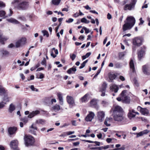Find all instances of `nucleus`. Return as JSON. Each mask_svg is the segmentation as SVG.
Listing matches in <instances>:
<instances>
[{
    "mask_svg": "<svg viewBox=\"0 0 150 150\" xmlns=\"http://www.w3.org/2000/svg\"><path fill=\"white\" fill-rule=\"evenodd\" d=\"M112 110L113 117L115 121H121L123 122L126 121L127 119L123 116V110L120 106L116 105L113 110L112 108L111 110Z\"/></svg>",
    "mask_w": 150,
    "mask_h": 150,
    "instance_id": "nucleus-1",
    "label": "nucleus"
},
{
    "mask_svg": "<svg viewBox=\"0 0 150 150\" xmlns=\"http://www.w3.org/2000/svg\"><path fill=\"white\" fill-rule=\"evenodd\" d=\"M127 22L123 25L122 30L123 31L130 29L134 25L135 23V20L132 16L127 17L126 19Z\"/></svg>",
    "mask_w": 150,
    "mask_h": 150,
    "instance_id": "nucleus-2",
    "label": "nucleus"
},
{
    "mask_svg": "<svg viewBox=\"0 0 150 150\" xmlns=\"http://www.w3.org/2000/svg\"><path fill=\"white\" fill-rule=\"evenodd\" d=\"M127 92L126 90H124L122 91L120 95V96L117 98L116 99L118 101H121L122 103H129L130 102L129 97L126 95Z\"/></svg>",
    "mask_w": 150,
    "mask_h": 150,
    "instance_id": "nucleus-3",
    "label": "nucleus"
},
{
    "mask_svg": "<svg viewBox=\"0 0 150 150\" xmlns=\"http://www.w3.org/2000/svg\"><path fill=\"white\" fill-rule=\"evenodd\" d=\"M24 139L25 145L27 146L32 145L35 142L34 138L30 135L26 136Z\"/></svg>",
    "mask_w": 150,
    "mask_h": 150,
    "instance_id": "nucleus-4",
    "label": "nucleus"
},
{
    "mask_svg": "<svg viewBox=\"0 0 150 150\" xmlns=\"http://www.w3.org/2000/svg\"><path fill=\"white\" fill-rule=\"evenodd\" d=\"M144 41V38L141 37H137L134 38L132 40V44L135 46L140 47L142 45Z\"/></svg>",
    "mask_w": 150,
    "mask_h": 150,
    "instance_id": "nucleus-5",
    "label": "nucleus"
},
{
    "mask_svg": "<svg viewBox=\"0 0 150 150\" xmlns=\"http://www.w3.org/2000/svg\"><path fill=\"white\" fill-rule=\"evenodd\" d=\"M137 0H132L131 2L129 4H125L123 7V9L125 11L127 10H131L134 9L137 2Z\"/></svg>",
    "mask_w": 150,
    "mask_h": 150,
    "instance_id": "nucleus-6",
    "label": "nucleus"
},
{
    "mask_svg": "<svg viewBox=\"0 0 150 150\" xmlns=\"http://www.w3.org/2000/svg\"><path fill=\"white\" fill-rule=\"evenodd\" d=\"M40 113V112L39 110H35L33 111L32 112L30 113L29 114L28 116V117H25L21 119V120L23 121V122H27L28 121V117L30 118H32L34 116L39 114Z\"/></svg>",
    "mask_w": 150,
    "mask_h": 150,
    "instance_id": "nucleus-7",
    "label": "nucleus"
},
{
    "mask_svg": "<svg viewBox=\"0 0 150 150\" xmlns=\"http://www.w3.org/2000/svg\"><path fill=\"white\" fill-rule=\"evenodd\" d=\"M140 49V50L138 51L137 53L138 57L139 60H141L144 54L146 47L145 45H143L141 47Z\"/></svg>",
    "mask_w": 150,
    "mask_h": 150,
    "instance_id": "nucleus-8",
    "label": "nucleus"
},
{
    "mask_svg": "<svg viewBox=\"0 0 150 150\" xmlns=\"http://www.w3.org/2000/svg\"><path fill=\"white\" fill-rule=\"evenodd\" d=\"M28 3L26 1H23L19 4L17 6V8L19 10H25L28 7Z\"/></svg>",
    "mask_w": 150,
    "mask_h": 150,
    "instance_id": "nucleus-9",
    "label": "nucleus"
},
{
    "mask_svg": "<svg viewBox=\"0 0 150 150\" xmlns=\"http://www.w3.org/2000/svg\"><path fill=\"white\" fill-rule=\"evenodd\" d=\"M26 38H22L17 41L16 43V47H19L21 46H22L26 43Z\"/></svg>",
    "mask_w": 150,
    "mask_h": 150,
    "instance_id": "nucleus-10",
    "label": "nucleus"
},
{
    "mask_svg": "<svg viewBox=\"0 0 150 150\" xmlns=\"http://www.w3.org/2000/svg\"><path fill=\"white\" fill-rule=\"evenodd\" d=\"M129 112L127 114V116L129 119L135 117L136 115H139V113L137 112H135L134 110L133 109H129Z\"/></svg>",
    "mask_w": 150,
    "mask_h": 150,
    "instance_id": "nucleus-11",
    "label": "nucleus"
},
{
    "mask_svg": "<svg viewBox=\"0 0 150 150\" xmlns=\"http://www.w3.org/2000/svg\"><path fill=\"white\" fill-rule=\"evenodd\" d=\"M142 71L144 74L147 76H150V69L149 66L145 65L142 67Z\"/></svg>",
    "mask_w": 150,
    "mask_h": 150,
    "instance_id": "nucleus-12",
    "label": "nucleus"
},
{
    "mask_svg": "<svg viewBox=\"0 0 150 150\" xmlns=\"http://www.w3.org/2000/svg\"><path fill=\"white\" fill-rule=\"evenodd\" d=\"M138 110L143 115H148L149 114V111L146 108H142L140 106H138L137 108Z\"/></svg>",
    "mask_w": 150,
    "mask_h": 150,
    "instance_id": "nucleus-13",
    "label": "nucleus"
},
{
    "mask_svg": "<svg viewBox=\"0 0 150 150\" xmlns=\"http://www.w3.org/2000/svg\"><path fill=\"white\" fill-rule=\"evenodd\" d=\"M105 114L103 111H100L97 113V117L100 122H102L104 120Z\"/></svg>",
    "mask_w": 150,
    "mask_h": 150,
    "instance_id": "nucleus-14",
    "label": "nucleus"
},
{
    "mask_svg": "<svg viewBox=\"0 0 150 150\" xmlns=\"http://www.w3.org/2000/svg\"><path fill=\"white\" fill-rule=\"evenodd\" d=\"M18 142L17 140H14L11 141L10 146L13 150H19L18 148Z\"/></svg>",
    "mask_w": 150,
    "mask_h": 150,
    "instance_id": "nucleus-15",
    "label": "nucleus"
},
{
    "mask_svg": "<svg viewBox=\"0 0 150 150\" xmlns=\"http://www.w3.org/2000/svg\"><path fill=\"white\" fill-rule=\"evenodd\" d=\"M67 102L70 105L72 106L75 105L74 99L72 96H67Z\"/></svg>",
    "mask_w": 150,
    "mask_h": 150,
    "instance_id": "nucleus-16",
    "label": "nucleus"
},
{
    "mask_svg": "<svg viewBox=\"0 0 150 150\" xmlns=\"http://www.w3.org/2000/svg\"><path fill=\"white\" fill-rule=\"evenodd\" d=\"M94 113L92 112H89L88 114L85 118V120L86 121H91L92 120L93 118L95 116Z\"/></svg>",
    "mask_w": 150,
    "mask_h": 150,
    "instance_id": "nucleus-17",
    "label": "nucleus"
},
{
    "mask_svg": "<svg viewBox=\"0 0 150 150\" xmlns=\"http://www.w3.org/2000/svg\"><path fill=\"white\" fill-rule=\"evenodd\" d=\"M129 65L130 69L132 71V72L133 73L135 72L136 71L135 69L134 65L133 59H130L129 63Z\"/></svg>",
    "mask_w": 150,
    "mask_h": 150,
    "instance_id": "nucleus-18",
    "label": "nucleus"
},
{
    "mask_svg": "<svg viewBox=\"0 0 150 150\" xmlns=\"http://www.w3.org/2000/svg\"><path fill=\"white\" fill-rule=\"evenodd\" d=\"M17 130V128L16 127H10L8 129V132L10 134L12 135L15 134Z\"/></svg>",
    "mask_w": 150,
    "mask_h": 150,
    "instance_id": "nucleus-19",
    "label": "nucleus"
},
{
    "mask_svg": "<svg viewBox=\"0 0 150 150\" xmlns=\"http://www.w3.org/2000/svg\"><path fill=\"white\" fill-rule=\"evenodd\" d=\"M90 103L91 105L93 106L97 110L98 109L99 106L97 105L96 100L92 99Z\"/></svg>",
    "mask_w": 150,
    "mask_h": 150,
    "instance_id": "nucleus-20",
    "label": "nucleus"
},
{
    "mask_svg": "<svg viewBox=\"0 0 150 150\" xmlns=\"http://www.w3.org/2000/svg\"><path fill=\"white\" fill-rule=\"evenodd\" d=\"M108 76L111 82H113V80L115 79L117 76L116 74H112L111 72L109 73L108 74Z\"/></svg>",
    "mask_w": 150,
    "mask_h": 150,
    "instance_id": "nucleus-21",
    "label": "nucleus"
},
{
    "mask_svg": "<svg viewBox=\"0 0 150 150\" xmlns=\"http://www.w3.org/2000/svg\"><path fill=\"white\" fill-rule=\"evenodd\" d=\"M7 93V90L2 85H0V96L5 95Z\"/></svg>",
    "mask_w": 150,
    "mask_h": 150,
    "instance_id": "nucleus-22",
    "label": "nucleus"
},
{
    "mask_svg": "<svg viewBox=\"0 0 150 150\" xmlns=\"http://www.w3.org/2000/svg\"><path fill=\"white\" fill-rule=\"evenodd\" d=\"M76 71V67L75 66H73L72 68H69V69H68L67 72V73L69 74H75V72Z\"/></svg>",
    "mask_w": 150,
    "mask_h": 150,
    "instance_id": "nucleus-23",
    "label": "nucleus"
},
{
    "mask_svg": "<svg viewBox=\"0 0 150 150\" xmlns=\"http://www.w3.org/2000/svg\"><path fill=\"white\" fill-rule=\"evenodd\" d=\"M110 89L112 91H114L115 93H116L118 91L119 88L117 85H114L110 87Z\"/></svg>",
    "mask_w": 150,
    "mask_h": 150,
    "instance_id": "nucleus-24",
    "label": "nucleus"
},
{
    "mask_svg": "<svg viewBox=\"0 0 150 150\" xmlns=\"http://www.w3.org/2000/svg\"><path fill=\"white\" fill-rule=\"evenodd\" d=\"M57 96L58 97V99L59 100V104L61 105H63V101L62 95L60 93H58L57 94Z\"/></svg>",
    "mask_w": 150,
    "mask_h": 150,
    "instance_id": "nucleus-25",
    "label": "nucleus"
},
{
    "mask_svg": "<svg viewBox=\"0 0 150 150\" xmlns=\"http://www.w3.org/2000/svg\"><path fill=\"white\" fill-rule=\"evenodd\" d=\"M88 95L86 94L81 97L80 99L82 103H85L87 101V97Z\"/></svg>",
    "mask_w": 150,
    "mask_h": 150,
    "instance_id": "nucleus-26",
    "label": "nucleus"
},
{
    "mask_svg": "<svg viewBox=\"0 0 150 150\" xmlns=\"http://www.w3.org/2000/svg\"><path fill=\"white\" fill-rule=\"evenodd\" d=\"M8 21L10 22L14 23L16 24H18L19 23V22L17 20L13 18H11L7 20Z\"/></svg>",
    "mask_w": 150,
    "mask_h": 150,
    "instance_id": "nucleus-27",
    "label": "nucleus"
},
{
    "mask_svg": "<svg viewBox=\"0 0 150 150\" xmlns=\"http://www.w3.org/2000/svg\"><path fill=\"white\" fill-rule=\"evenodd\" d=\"M107 87V84L105 82H104L102 85V87L100 88V91H105Z\"/></svg>",
    "mask_w": 150,
    "mask_h": 150,
    "instance_id": "nucleus-28",
    "label": "nucleus"
},
{
    "mask_svg": "<svg viewBox=\"0 0 150 150\" xmlns=\"http://www.w3.org/2000/svg\"><path fill=\"white\" fill-rule=\"evenodd\" d=\"M52 108L53 110L56 111H59L60 109V107L59 105L56 104L52 107Z\"/></svg>",
    "mask_w": 150,
    "mask_h": 150,
    "instance_id": "nucleus-29",
    "label": "nucleus"
},
{
    "mask_svg": "<svg viewBox=\"0 0 150 150\" xmlns=\"http://www.w3.org/2000/svg\"><path fill=\"white\" fill-rule=\"evenodd\" d=\"M15 109V106L12 104H11L9 106L8 111L10 113H11Z\"/></svg>",
    "mask_w": 150,
    "mask_h": 150,
    "instance_id": "nucleus-30",
    "label": "nucleus"
},
{
    "mask_svg": "<svg viewBox=\"0 0 150 150\" xmlns=\"http://www.w3.org/2000/svg\"><path fill=\"white\" fill-rule=\"evenodd\" d=\"M6 12L3 10L0 11V17H4L3 18H6L7 16H5Z\"/></svg>",
    "mask_w": 150,
    "mask_h": 150,
    "instance_id": "nucleus-31",
    "label": "nucleus"
},
{
    "mask_svg": "<svg viewBox=\"0 0 150 150\" xmlns=\"http://www.w3.org/2000/svg\"><path fill=\"white\" fill-rule=\"evenodd\" d=\"M7 40V38L5 37H3L2 36L0 38V42L2 44L4 45L5 44L4 41Z\"/></svg>",
    "mask_w": 150,
    "mask_h": 150,
    "instance_id": "nucleus-32",
    "label": "nucleus"
},
{
    "mask_svg": "<svg viewBox=\"0 0 150 150\" xmlns=\"http://www.w3.org/2000/svg\"><path fill=\"white\" fill-rule=\"evenodd\" d=\"M61 0H52V3L55 5H57L60 3Z\"/></svg>",
    "mask_w": 150,
    "mask_h": 150,
    "instance_id": "nucleus-33",
    "label": "nucleus"
},
{
    "mask_svg": "<svg viewBox=\"0 0 150 150\" xmlns=\"http://www.w3.org/2000/svg\"><path fill=\"white\" fill-rule=\"evenodd\" d=\"M36 123H33L30 127V128L34 130H37V127L36 126Z\"/></svg>",
    "mask_w": 150,
    "mask_h": 150,
    "instance_id": "nucleus-34",
    "label": "nucleus"
},
{
    "mask_svg": "<svg viewBox=\"0 0 150 150\" xmlns=\"http://www.w3.org/2000/svg\"><path fill=\"white\" fill-rule=\"evenodd\" d=\"M88 60H86L84 61L81 64V66L79 67L80 69L83 68L85 66L86 63L87 62Z\"/></svg>",
    "mask_w": 150,
    "mask_h": 150,
    "instance_id": "nucleus-35",
    "label": "nucleus"
},
{
    "mask_svg": "<svg viewBox=\"0 0 150 150\" xmlns=\"http://www.w3.org/2000/svg\"><path fill=\"white\" fill-rule=\"evenodd\" d=\"M42 32L43 33L44 36H46L47 37H49V34L47 31L45 30H43L42 31Z\"/></svg>",
    "mask_w": 150,
    "mask_h": 150,
    "instance_id": "nucleus-36",
    "label": "nucleus"
},
{
    "mask_svg": "<svg viewBox=\"0 0 150 150\" xmlns=\"http://www.w3.org/2000/svg\"><path fill=\"white\" fill-rule=\"evenodd\" d=\"M4 96L3 98V100L6 102L9 101L8 98V97L7 93H6V95H3Z\"/></svg>",
    "mask_w": 150,
    "mask_h": 150,
    "instance_id": "nucleus-37",
    "label": "nucleus"
},
{
    "mask_svg": "<svg viewBox=\"0 0 150 150\" xmlns=\"http://www.w3.org/2000/svg\"><path fill=\"white\" fill-rule=\"evenodd\" d=\"M114 66L115 68H119L121 67V66L120 63L117 62L115 64Z\"/></svg>",
    "mask_w": 150,
    "mask_h": 150,
    "instance_id": "nucleus-38",
    "label": "nucleus"
},
{
    "mask_svg": "<svg viewBox=\"0 0 150 150\" xmlns=\"http://www.w3.org/2000/svg\"><path fill=\"white\" fill-rule=\"evenodd\" d=\"M42 65H44L45 66H46V61L45 58H44L43 60L41 62Z\"/></svg>",
    "mask_w": 150,
    "mask_h": 150,
    "instance_id": "nucleus-39",
    "label": "nucleus"
},
{
    "mask_svg": "<svg viewBox=\"0 0 150 150\" xmlns=\"http://www.w3.org/2000/svg\"><path fill=\"white\" fill-rule=\"evenodd\" d=\"M5 6V3L1 1H0V8L4 7Z\"/></svg>",
    "mask_w": 150,
    "mask_h": 150,
    "instance_id": "nucleus-40",
    "label": "nucleus"
},
{
    "mask_svg": "<svg viewBox=\"0 0 150 150\" xmlns=\"http://www.w3.org/2000/svg\"><path fill=\"white\" fill-rule=\"evenodd\" d=\"M75 133L74 131H69L64 132V134H67V135H69L72 134H74Z\"/></svg>",
    "mask_w": 150,
    "mask_h": 150,
    "instance_id": "nucleus-41",
    "label": "nucleus"
},
{
    "mask_svg": "<svg viewBox=\"0 0 150 150\" xmlns=\"http://www.w3.org/2000/svg\"><path fill=\"white\" fill-rule=\"evenodd\" d=\"M70 57L72 61H73L76 57V55L74 54H73L72 55L70 54Z\"/></svg>",
    "mask_w": 150,
    "mask_h": 150,
    "instance_id": "nucleus-42",
    "label": "nucleus"
},
{
    "mask_svg": "<svg viewBox=\"0 0 150 150\" xmlns=\"http://www.w3.org/2000/svg\"><path fill=\"white\" fill-rule=\"evenodd\" d=\"M6 103H4L3 102H0V109L2 108L5 106V104Z\"/></svg>",
    "mask_w": 150,
    "mask_h": 150,
    "instance_id": "nucleus-43",
    "label": "nucleus"
},
{
    "mask_svg": "<svg viewBox=\"0 0 150 150\" xmlns=\"http://www.w3.org/2000/svg\"><path fill=\"white\" fill-rule=\"evenodd\" d=\"M113 118H112L111 117L108 118L107 117L106 118V119H105L104 122H108V121H112V120L113 121Z\"/></svg>",
    "mask_w": 150,
    "mask_h": 150,
    "instance_id": "nucleus-44",
    "label": "nucleus"
},
{
    "mask_svg": "<svg viewBox=\"0 0 150 150\" xmlns=\"http://www.w3.org/2000/svg\"><path fill=\"white\" fill-rule=\"evenodd\" d=\"M3 54L4 56H7L9 55V52L6 50H4L3 51Z\"/></svg>",
    "mask_w": 150,
    "mask_h": 150,
    "instance_id": "nucleus-45",
    "label": "nucleus"
},
{
    "mask_svg": "<svg viewBox=\"0 0 150 150\" xmlns=\"http://www.w3.org/2000/svg\"><path fill=\"white\" fill-rule=\"evenodd\" d=\"M83 29L85 30V33L86 34L90 32L89 29L85 27H83Z\"/></svg>",
    "mask_w": 150,
    "mask_h": 150,
    "instance_id": "nucleus-46",
    "label": "nucleus"
},
{
    "mask_svg": "<svg viewBox=\"0 0 150 150\" xmlns=\"http://www.w3.org/2000/svg\"><path fill=\"white\" fill-rule=\"evenodd\" d=\"M35 17V15L33 14H31L29 16V19L30 20L32 21L33 19Z\"/></svg>",
    "mask_w": 150,
    "mask_h": 150,
    "instance_id": "nucleus-47",
    "label": "nucleus"
},
{
    "mask_svg": "<svg viewBox=\"0 0 150 150\" xmlns=\"http://www.w3.org/2000/svg\"><path fill=\"white\" fill-rule=\"evenodd\" d=\"M136 134H137V137H138L140 136H141L143 135L142 131L139 132V133H137Z\"/></svg>",
    "mask_w": 150,
    "mask_h": 150,
    "instance_id": "nucleus-48",
    "label": "nucleus"
},
{
    "mask_svg": "<svg viewBox=\"0 0 150 150\" xmlns=\"http://www.w3.org/2000/svg\"><path fill=\"white\" fill-rule=\"evenodd\" d=\"M74 21V19L71 18H69L68 20H67L66 21V22L69 23L72 22Z\"/></svg>",
    "mask_w": 150,
    "mask_h": 150,
    "instance_id": "nucleus-49",
    "label": "nucleus"
},
{
    "mask_svg": "<svg viewBox=\"0 0 150 150\" xmlns=\"http://www.w3.org/2000/svg\"><path fill=\"white\" fill-rule=\"evenodd\" d=\"M142 132L143 134H146L149 132V131L147 129H146L142 131Z\"/></svg>",
    "mask_w": 150,
    "mask_h": 150,
    "instance_id": "nucleus-50",
    "label": "nucleus"
},
{
    "mask_svg": "<svg viewBox=\"0 0 150 150\" xmlns=\"http://www.w3.org/2000/svg\"><path fill=\"white\" fill-rule=\"evenodd\" d=\"M81 21L82 23H86L87 19L85 18H83L81 19Z\"/></svg>",
    "mask_w": 150,
    "mask_h": 150,
    "instance_id": "nucleus-51",
    "label": "nucleus"
},
{
    "mask_svg": "<svg viewBox=\"0 0 150 150\" xmlns=\"http://www.w3.org/2000/svg\"><path fill=\"white\" fill-rule=\"evenodd\" d=\"M44 75L42 73H40V74L39 76V77H37L38 78L40 79H42L44 78Z\"/></svg>",
    "mask_w": 150,
    "mask_h": 150,
    "instance_id": "nucleus-52",
    "label": "nucleus"
},
{
    "mask_svg": "<svg viewBox=\"0 0 150 150\" xmlns=\"http://www.w3.org/2000/svg\"><path fill=\"white\" fill-rule=\"evenodd\" d=\"M112 140V139L110 138H107L106 139V142L108 143L111 142Z\"/></svg>",
    "mask_w": 150,
    "mask_h": 150,
    "instance_id": "nucleus-53",
    "label": "nucleus"
},
{
    "mask_svg": "<svg viewBox=\"0 0 150 150\" xmlns=\"http://www.w3.org/2000/svg\"><path fill=\"white\" fill-rule=\"evenodd\" d=\"M100 69H98L97 71V73L95 75V76H94V78H95L100 73Z\"/></svg>",
    "mask_w": 150,
    "mask_h": 150,
    "instance_id": "nucleus-54",
    "label": "nucleus"
},
{
    "mask_svg": "<svg viewBox=\"0 0 150 150\" xmlns=\"http://www.w3.org/2000/svg\"><path fill=\"white\" fill-rule=\"evenodd\" d=\"M141 120L142 121H144V122H147V119H146L144 117H141V118H140Z\"/></svg>",
    "mask_w": 150,
    "mask_h": 150,
    "instance_id": "nucleus-55",
    "label": "nucleus"
},
{
    "mask_svg": "<svg viewBox=\"0 0 150 150\" xmlns=\"http://www.w3.org/2000/svg\"><path fill=\"white\" fill-rule=\"evenodd\" d=\"M125 55V54L123 52H120L119 54V56L121 57H123Z\"/></svg>",
    "mask_w": 150,
    "mask_h": 150,
    "instance_id": "nucleus-56",
    "label": "nucleus"
},
{
    "mask_svg": "<svg viewBox=\"0 0 150 150\" xmlns=\"http://www.w3.org/2000/svg\"><path fill=\"white\" fill-rule=\"evenodd\" d=\"M83 7L87 10H90L91 9V7H89V6L87 5L86 6H83Z\"/></svg>",
    "mask_w": 150,
    "mask_h": 150,
    "instance_id": "nucleus-57",
    "label": "nucleus"
},
{
    "mask_svg": "<svg viewBox=\"0 0 150 150\" xmlns=\"http://www.w3.org/2000/svg\"><path fill=\"white\" fill-rule=\"evenodd\" d=\"M80 144L79 142H74L73 143V145L74 146H77L79 145Z\"/></svg>",
    "mask_w": 150,
    "mask_h": 150,
    "instance_id": "nucleus-58",
    "label": "nucleus"
},
{
    "mask_svg": "<svg viewBox=\"0 0 150 150\" xmlns=\"http://www.w3.org/2000/svg\"><path fill=\"white\" fill-rule=\"evenodd\" d=\"M44 68L43 67H40L37 69L36 70V71H40L42 70H44Z\"/></svg>",
    "mask_w": 150,
    "mask_h": 150,
    "instance_id": "nucleus-59",
    "label": "nucleus"
},
{
    "mask_svg": "<svg viewBox=\"0 0 150 150\" xmlns=\"http://www.w3.org/2000/svg\"><path fill=\"white\" fill-rule=\"evenodd\" d=\"M125 145H123L121 148H119V150H125Z\"/></svg>",
    "mask_w": 150,
    "mask_h": 150,
    "instance_id": "nucleus-60",
    "label": "nucleus"
},
{
    "mask_svg": "<svg viewBox=\"0 0 150 150\" xmlns=\"http://www.w3.org/2000/svg\"><path fill=\"white\" fill-rule=\"evenodd\" d=\"M21 77L23 80H24L25 79V77L23 74H20Z\"/></svg>",
    "mask_w": 150,
    "mask_h": 150,
    "instance_id": "nucleus-61",
    "label": "nucleus"
},
{
    "mask_svg": "<svg viewBox=\"0 0 150 150\" xmlns=\"http://www.w3.org/2000/svg\"><path fill=\"white\" fill-rule=\"evenodd\" d=\"M119 79L122 81H124L125 80V78L122 76H120L119 77Z\"/></svg>",
    "mask_w": 150,
    "mask_h": 150,
    "instance_id": "nucleus-62",
    "label": "nucleus"
},
{
    "mask_svg": "<svg viewBox=\"0 0 150 150\" xmlns=\"http://www.w3.org/2000/svg\"><path fill=\"white\" fill-rule=\"evenodd\" d=\"M107 18L108 19H111L112 18L111 15L109 13H108V14L107 15Z\"/></svg>",
    "mask_w": 150,
    "mask_h": 150,
    "instance_id": "nucleus-63",
    "label": "nucleus"
},
{
    "mask_svg": "<svg viewBox=\"0 0 150 150\" xmlns=\"http://www.w3.org/2000/svg\"><path fill=\"white\" fill-rule=\"evenodd\" d=\"M91 53L90 52L87 53L85 55L86 58L88 57L91 54Z\"/></svg>",
    "mask_w": 150,
    "mask_h": 150,
    "instance_id": "nucleus-64",
    "label": "nucleus"
}]
</instances>
